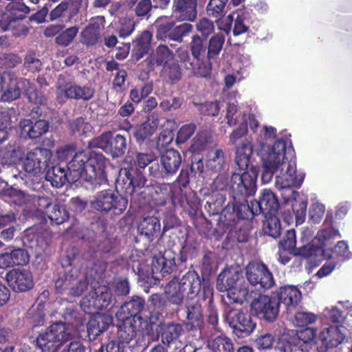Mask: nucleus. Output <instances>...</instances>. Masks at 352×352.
Returning <instances> with one entry per match:
<instances>
[{
	"instance_id": "nucleus-52",
	"label": "nucleus",
	"mask_w": 352,
	"mask_h": 352,
	"mask_svg": "<svg viewBox=\"0 0 352 352\" xmlns=\"http://www.w3.org/2000/svg\"><path fill=\"white\" fill-rule=\"evenodd\" d=\"M78 32L79 28L76 25L66 28L65 30H63L55 37L54 42L58 46L66 47L72 43Z\"/></svg>"
},
{
	"instance_id": "nucleus-58",
	"label": "nucleus",
	"mask_w": 352,
	"mask_h": 352,
	"mask_svg": "<svg viewBox=\"0 0 352 352\" xmlns=\"http://www.w3.org/2000/svg\"><path fill=\"white\" fill-rule=\"evenodd\" d=\"M109 144V153L124 154L126 149V140L123 135L120 134L113 135L111 132Z\"/></svg>"
},
{
	"instance_id": "nucleus-21",
	"label": "nucleus",
	"mask_w": 352,
	"mask_h": 352,
	"mask_svg": "<svg viewBox=\"0 0 352 352\" xmlns=\"http://www.w3.org/2000/svg\"><path fill=\"white\" fill-rule=\"evenodd\" d=\"M82 0H63L49 13L48 21H70L80 12Z\"/></svg>"
},
{
	"instance_id": "nucleus-27",
	"label": "nucleus",
	"mask_w": 352,
	"mask_h": 352,
	"mask_svg": "<svg viewBox=\"0 0 352 352\" xmlns=\"http://www.w3.org/2000/svg\"><path fill=\"white\" fill-rule=\"evenodd\" d=\"M279 301V305L283 303L285 305L286 309L290 311L295 308L300 301L302 296L300 291L293 285L280 287L279 289L272 294Z\"/></svg>"
},
{
	"instance_id": "nucleus-5",
	"label": "nucleus",
	"mask_w": 352,
	"mask_h": 352,
	"mask_svg": "<svg viewBox=\"0 0 352 352\" xmlns=\"http://www.w3.org/2000/svg\"><path fill=\"white\" fill-rule=\"evenodd\" d=\"M152 255L151 271L156 279H160L167 275L180 274L186 269L180 268V260H176L177 254L170 248H166L161 240H157L151 249Z\"/></svg>"
},
{
	"instance_id": "nucleus-64",
	"label": "nucleus",
	"mask_w": 352,
	"mask_h": 352,
	"mask_svg": "<svg viewBox=\"0 0 352 352\" xmlns=\"http://www.w3.org/2000/svg\"><path fill=\"white\" fill-rule=\"evenodd\" d=\"M79 315L80 314L75 305H68L61 313L62 318L64 320L63 322H61L65 324V327L66 324L72 326L78 324L80 321Z\"/></svg>"
},
{
	"instance_id": "nucleus-45",
	"label": "nucleus",
	"mask_w": 352,
	"mask_h": 352,
	"mask_svg": "<svg viewBox=\"0 0 352 352\" xmlns=\"http://www.w3.org/2000/svg\"><path fill=\"white\" fill-rule=\"evenodd\" d=\"M173 139L174 133L172 129H164L160 133L156 142V149L159 154H167L170 151L173 154H179L178 151L170 147Z\"/></svg>"
},
{
	"instance_id": "nucleus-8",
	"label": "nucleus",
	"mask_w": 352,
	"mask_h": 352,
	"mask_svg": "<svg viewBox=\"0 0 352 352\" xmlns=\"http://www.w3.org/2000/svg\"><path fill=\"white\" fill-rule=\"evenodd\" d=\"M74 335L61 321L52 324L40 333L35 340L36 345L43 352H57L65 343L73 340Z\"/></svg>"
},
{
	"instance_id": "nucleus-43",
	"label": "nucleus",
	"mask_w": 352,
	"mask_h": 352,
	"mask_svg": "<svg viewBox=\"0 0 352 352\" xmlns=\"http://www.w3.org/2000/svg\"><path fill=\"white\" fill-rule=\"evenodd\" d=\"M224 43L225 36L222 33L213 34L208 41L207 40V60L209 63L219 57Z\"/></svg>"
},
{
	"instance_id": "nucleus-36",
	"label": "nucleus",
	"mask_w": 352,
	"mask_h": 352,
	"mask_svg": "<svg viewBox=\"0 0 352 352\" xmlns=\"http://www.w3.org/2000/svg\"><path fill=\"white\" fill-rule=\"evenodd\" d=\"M215 145L212 138L207 132L198 133L192 139L191 145L188 151L192 154H199L200 153L212 148Z\"/></svg>"
},
{
	"instance_id": "nucleus-10",
	"label": "nucleus",
	"mask_w": 352,
	"mask_h": 352,
	"mask_svg": "<svg viewBox=\"0 0 352 352\" xmlns=\"http://www.w3.org/2000/svg\"><path fill=\"white\" fill-rule=\"evenodd\" d=\"M250 310L260 320L273 323L277 320L280 311L278 299L273 295L260 294L252 301Z\"/></svg>"
},
{
	"instance_id": "nucleus-28",
	"label": "nucleus",
	"mask_w": 352,
	"mask_h": 352,
	"mask_svg": "<svg viewBox=\"0 0 352 352\" xmlns=\"http://www.w3.org/2000/svg\"><path fill=\"white\" fill-rule=\"evenodd\" d=\"M144 299L142 297L134 296L120 307L116 316L118 319H135V317L144 309Z\"/></svg>"
},
{
	"instance_id": "nucleus-18",
	"label": "nucleus",
	"mask_w": 352,
	"mask_h": 352,
	"mask_svg": "<svg viewBox=\"0 0 352 352\" xmlns=\"http://www.w3.org/2000/svg\"><path fill=\"white\" fill-rule=\"evenodd\" d=\"M109 164V161L104 155H87V166L91 184L95 187L100 186L107 183L106 168Z\"/></svg>"
},
{
	"instance_id": "nucleus-6",
	"label": "nucleus",
	"mask_w": 352,
	"mask_h": 352,
	"mask_svg": "<svg viewBox=\"0 0 352 352\" xmlns=\"http://www.w3.org/2000/svg\"><path fill=\"white\" fill-rule=\"evenodd\" d=\"M5 77V80L1 83L0 93L1 100L4 102H11L18 99L21 96V86L25 87V91L30 102L34 104H45L46 98L36 89L30 87V81L24 78H16L10 73L0 74Z\"/></svg>"
},
{
	"instance_id": "nucleus-39",
	"label": "nucleus",
	"mask_w": 352,
	"mask_h": 352,
	"mask_svg": "<svg viewBox=\"0 0 352 352\" xmlns=\"http://www.w3.org/2000/svg\"><path fill=\"white\" fill-rule=\"evenodd\" d=\"M45 179L50 182L53 187L56 188H60L67 182H69L67 170L59 165H55L47 168L45 172Z\"/></svg>"
},
{
	"instance_id": "nucleus-11",
	"label": "nucleus",
	"mask_w": 352,
	"mask_h": 352,
	"mask_svg": "<svg viewBox=\"0 0 352 352\" xmlns=\"http://www.w3.org/2000/svg\"><path fill=\"white\" fill-rule=\"evenodd\" d=\"M146 178L137 169L133 168H122L116 179L115 186L117 193L122 194L124 197L132 196L136 188L145 185Z\"/></svg>"
},
{
	"instance_id": "nucleus-1",
	"label": "nucleus",
	"mask_w": 352,
	"mask_h": 352,
	"mask_svg": "<svg viewBox=\"0 0 352 352\" xmlns=\"http://www.w3.org/2000/svg\"><path fill=\"white\" fill-rule=\"evenodd\" d=\"M257 174L249 172L233 173L231 177L232 199L222 210L223 218L230 224L239 219H246L250 212L247 198L254 195L256 191Z\"/></svg>"
},
{
	"instance_id": "nucleus-13",
	"label": "nucleus",
	"mask_w": 352,
	"mask_h": 352,
	"mask_svg": "<svg viewBox=\"0 0 352 352\" xmlns=\"http://www.w3.org/2000/svg\"><path fill=\"white\" fill-rule=\"evenodd\" d=\"M43 104H36L31 110L32 119H23L19 122L21 134L25 138L36 139L47 133L49 122L40 118L43 115Z\"/></svg>"
},
{
	"instance_id": "nucleus-55",
	"label": "nucleus",
	"mask_w": 352,
	"mask_h": 352,
	"mask_svg": "<svg viewBox=\"0 0 352 352\" xmlns=\"http://www.w3.org/2000/svg\"><path fill=\"white\" fill-rule=\"evenodd\" d=\"M162 170L166 175H173L178 170L181 163V155H161Z\"/></svg>"
},
{
	"instance_id": "nucleus-49",
	"label": "nucleus",
	"mask_w": 352,
	"mask_h": 352,
	"mask_svg": "<svg viewBox=\"0 0 352 352\" xmlns=\"http://www.w3.org/2000/svg\"><path fill=\"white\" fill-rule=\"evenodd\" d=\"M182 331V327L178 323L166 324L162 333V342L169 346L171 342L179 338Z\"/></svg>"
},
{
	"instance_id": "nucleus-32",
	"label": "nucleus",
	"mask_w": 352,
	"mask_h": 352,
	"mask_svg": "<svg viewBox=\"0 0 352 352\" xmlns=\"http://www.w3.org/2000/svg\"><path fill=\"white\" fill-rule=\"evenodd\" d=\"M152 37L150 31L144 30L135 38L131 51V58L133 60L138 61L148 53Z\"/></svg>"
},
{
	"instance_id": "nucleus-59",
	"label": "nucleus",
	"mask_w": 352,
	"mask_h": 352,
	"mask_svg": "<svg viewBox=\"0 0 352 352\" xmlns=\"http://www.w3.org/2000/svg\"><path fill=\"white\" fill-rule=\"evenodd\" d=\"M296 245V231L294 229L288 230L283 239L279 241L278 246L283 251H287L289 254L293 255L297 249Z\"/></svg>"
},
{
	"instance_id": "nucleus-17",
	"label": "nucleus",
	"mask_w": 352,
	"mask_h": 352,
	"mask_svg": "<svg viewBox=\"0 0 352 352\" xmlns=\"http://www.w3.org/2000/svg\"><path fill=\"white\" fill-rule=\"evenodd\" d=\"M120 323L118 324L117 344H120L125 351L131 350V352L139 351L141 346L138 344L135 340L137 332V321L134 318L118 319Z\"/></svg>"
},
{
	"instance_id": "nucleus-2",
	"label": "nucleus",
	"mask_w": 352,
	"mask_h": 352,
	"mask_svg": "<svg viewBox=\"0 0 352 352\" xmlns=\"http://www.w3.org/2000/svg\"><path fill=\"white\" fill-rule=\"evenodd\" d=\"M296 155L289 159L287 155H262L263 170L261 180L263 183L270 182L274 174H276V184L281 188H299L303 181L296 175Z\"/></svg>"
},
{
	"instance_id": "nucleus-25",
	"label": "nucleus",
	"mask_w": 352,
	"mask_h": 352,
	"mask_svg": "<svg viewBox=\"0 0 352 352\" xmlns=\"http://www.w3.org/2000/svg\"><path fill=\"white\" fill-rule=\"evenodd\" d=\"M243 278V272L236 268L223 270L217 276V289L224 292L227 290H236L237 286Z\"/></svg>"
},
{
	"instance_id": "nucleus-33",
	"label": "nucleus",
	"mask_w": 352,
	"mask_h": 352,
	"mask_svg": "<svg viewBox=\"0 0 352 352\" xmlns=\"http://www.w3.org/2000/svg\"><path fill=\"white\" fill-rule=\"evenodd\" d=\"M87 155H73L72 159L67 163V170L72 177V182H75L80 178L87 176Z\"/></svg>"
},
{
	"instance_id": "nucleus-26",
	"label": "nucleus",
	"mask_w": 352,
	"mask_h": 352,
	"mask_svg": "<svg viewBox=\"0 0 352 352\" xmlns=\"http://www.w3.org/2000/svg\"><path fill=\"white\" fill-rule=\"evenodd\" d=\"M197 0H173V14L180 21H194L197 16Z\"/></svg>"
},
{
	"instance_id": "nucleus-16",
	"label": "nucleus",
	"mask_w": 352,
	"mask_h": 352,
	"mask_svg": "<svg viewBox=\"0 0 352 352\" xmlns=\"http://www.w3.org/2000/svg\"><path fill=\"white\" fill-rule=\"evenodd\" d=\"M245 276L252 285H259L265 290L272 288L275 284L272 273L263 263L254 261L249 262L245 267Z\"/></svg>"
},
{
	"instance_id": "nucleus-29",
	"label": "nucleus",
	"mask_w": 352,
	"mask_h": 352,
	"mask_svg": "<svg viewBox=\"0 0 352 352\" xmlns=\"http://www.w3.org/2000/svg\"><path fill=\"white\" fill-rule=\"evenodd\" d=\"M41 157H37V155H20L19 159L23 160L24 170L33 175H39L47 171L50 167V157L48 155H41Z\"/></svg>"
},
{
	"instance_id": "nucleus-62",
	"label": "nucleus",
	"mask_w": 352,
	"mask_h": 352,
	"mask_svg": "<svg viewBox=\"0 0 352 352\" xmlns=\"http://www.w3.org/2000/svg\"><path fill=\"white\" fill-rule=\"evenodd\" d=\"M212 349L213 352H234L231 339L223 336H218L212 340Z\"/></svg>"
},
{
	"instance_id": "nucleus-40",
	"label": "nucleus",
	"mask_w": 352,
	"mask_h": 352,
	"mask_svg": "<svg viewBox=\"0 0 352 352\" xmlns=\"http://www.w3.org/2000/svg\"><path fill=\"white\" fill-rule=\"evenodd\" d=\"M23 19L9 18L7 15H0V30L12 31L14 36L25 35L28 30L22 23Z\"/></svg>"
},
{
	"instance_id": "nucleus-19",
	"label": "nucleus",
	"mask_w": 352,
	"mask_h": 352,
	"mask_svg": "<svg viewBox=\"0 0 352 352\" xmlns=\"http://www.w3.org/2000/svg\"><path fill=\"white\" fill-rule=\"evenodd\" d=\"M105 18L97 16L91 18L89 23L80 34V41L87 47L95 46L101 38V32L104 28Z\"/></svg>"
},
{
	"instance_id": "nucleus-50",
	"label": "nucleus",
	"mask_w": 352,
	"mask_h": 352,
	"mask_svg": "<svg viewBox=\"0 0 352 352\" xmlns=\"http://www.w3.org/2000/svg\"><path fill=\"white\" fill-rule=\"evenodd\" d=\"M137 0H131L129 3V6H135L133 12L135 16L139 19H148L151 16L152 8L154 7L152 5L151 0H140L136 4Z\"/></svg>"
},
{
	"instance_id": "nucleus-57",
	"label": "nucleus",
	"mask_w": 352,
	"mask_h": 352,
	"mask_svg": "<svg viewBox=\"0 0 352 352\" xmlns=\"http://www.w3.org/2000/svg\"><path fill=\"white\" fill-rule=\"evenodd\" d=\"M291 135L289 137L278 138L274 143L272 147V153L268 154H291L294 152L292 140L290 139Z\"/></svg>"
},
{
	"instance_id": "nucleus-24",
	"label": "nucleus",
	"mask_w": 352,
	"mask_h": 352,
	"mask_svg": "<svg viewBox=\"0 0 352 352\" xmlns=\"http://www.w3.org/2000/svg\"><path fill=\"white\" fill-rule=\"evenodd\" d=\"M344 334L338 326H330L319 334L318 352H327L329 349L337 347L344 339Z\"/></svg>"
},
{
	"instance_id": "nucleus-51",
	"label": "nucleus",
	"mask_w": 352,
	"mask_h": 352,
	"mask_svg": "<svg viewBox=\"0 0 352 352\" xmlns=\"http://www.w3.org/2000/svg\"><path fill=\"white\" fill-rule=\"evenodd\" d=\"M182 69L177 61L170 60L164 65L162 76L168 79L171 84L177 82L182 78Z\"/></svg>"
},
{
	"instance_id": "nucleus-46",
	"label": "nucleus",
	"mask_w": 352,
	"mask_h": 352,
	"mask_svg": "<svg viewBox=\"0 0 352 352\" xmlns=\"http://www.w3.org/2000/svg\"><path fill=\"white\" fill-rule=\"evenodd\" d=\"M6 12L1 15H7L9 18L24 19L30 12V9L25 3L19 1L10 2L6 8Z\"/></svg>"
},
{
	"instance_id": "nucleus-54",
	"label": "nucleus",
	"mask_w": 352,
	"mask_h": 352,
	"mask_svg": "<svg viewBox=\"0 0 352 352\" xmlns=\"http://www.w3.org/2000/svg\"><path fill=\"white\" fill-rule=\"evenodd\" d=\"M90 127V124L85 122V118L82 117L69 120L67 122V129L72 135H86Z\"/></svg>"
},
{
	"instance_id": "nucleus-14",
	"label": "nucleus",
	"mask_w": 352,
	"mask_h": 352,
	"mask_svg": "<svg viewBox=\"0 0 352 352\" xmlns=\"http://www.w3.org/2000/svg\"><path fill=\"white\" fill-rule=\"evenodd\" d=\"M54 287L58 294L80 296L87 289V283L74 276L72 270H65L63 273H59L54 282Z\"/></svg>"
},
{
	"instance_id": "nucleus-47",
	"label": "nucleus",
	"mask_w": 352,
	"mask_h": 352,
	"mask_svg": "<svg viewBox=\"0 0 352 352\" xmlns=\"http://www.w3.org/2000/svg\"><path fill=\"white\" fill-rule=\"evenodd\" d=\"M158 120L156 119L150 122L148 120L138 126L134 131V137L138 142L141 143L149 138L156 131Z\"/></svg>"
},
{
	"instance_id": "nucleus-48",
	"label": "nucleus",
	"mask_w": 352,
	"mask_h": 352,
	"mask_svg": "<svg viewBox=\"0 0 352 352\" xmlns=\"http://www.w3.org/2000/svg\"><path fill=\"white\" fill-rule=\"evenodd\" d=\"M184 312L188 324H197L203 320V308L199 300L186 305Z\"/></svg>"
},
{
	"instance_id": "nucleus-23",
	"label": "nucleus",
	"mask_w": 352,
	"mask_h": 352,
	"mask_svg": "<svg viewBox=\"0 0 352 352\" xmlns=\"http://www.w3.org/2000/svg\"><path fill=\"white\" fill-rule=\"evenodd\" d=\"M112 301V294L110 288L107 286H100L95 289L92 296L84 298L82 305L88 303L89 313H97L110 305Z\"/></svg>"
},
{
	"instance_id": "nucleus-53",
	"label": "nucleus",
	"mask_w": 352,
	"mask_h": 352,
	"mask_svg": "<svg viewBox=\"0 0 352 352\" xmlns=\"http://www.w3.org/2000/svg\"><path fill=\"white\" fill-rule=\"evenodd\" d=\"M47 217L52 224L60 225L69 219V214L61 205L54 203L53 208L48 211Z\"/></svg>"
},
{
	"instance_id": "nucleus-20",
	"label": "nucleus",
	"mask_w": 352,
	"mask_h": 352,
	"mask_svg": "<svg viewBox=\"0 0 352 352\" xmlns=\"http://www.w3.org/2000/svg\"><path fill=\"white\" fill-rule=\"evenodd\" d=\"M6 280L16 292H25L34 287L32 274L27 270L13 269L7 272Z\"/></svg>"
},
{
	"instance_id": "nucleus-22",
	"label": "nucleus",
	"mask_w": 352,
	"mask_h": 352,
	"mask_svg": "<svg viewBox=\"0 0 352 352\" xmlns=\"http://www.w3.org/2000/svg\"><path fill=\"white\" fill-rule=\"evenodd\" d=\"M336 235H339V232L333 228L321 230L319 236H322L324 241H323L324 258H333L338 261L339 258L348 257L349 247L344 241H338L333 248H326L325 242Z\"/></svg>"
},
{
	"instance_id": "nucleus-63",
	"label": "nucleus",
	"mask_w": 352,
	"mask_h": 352,
	"mask_svg": "<svg viewBox=\"0 0 352 352\" xmlns=\"http://www.w3.org/2000/svg\"><path fill=\"white\" fill-rule=\"evenodd\" d=\"M192 28V25L188 23H184L179 25H175V23H173L170 41L182 43L184 37L191 32Z\"/></svg>"
},
{
	"instance_id": "nucleus-34",
	"label": "nucleus",
	"mask_w": 352,
	"mask_h": 352,
	"mask_svg": "<svg viewBox=\"0 0 352 352\" xmlns=\"http://www.w3.org/2000/svg\"><path fill=\"white\" fill-rule=\"evenodd\" d=\"M161 224L160 219L155 217H146L140 222L138 229L141 235H144L150 241L160 231Z\"/></svg>"
},
{
	"instance_id": "nucleus-35",
	"label": "nucleus",
	"mask_w": 352,
	"mask_h": 352,
	"mask_svg": "<svg viewBox=\"0 0 352 352\" xmlns=\"http://www.w3.org/2000/svg\"><path fill=\"white\" fill-rule=\"evenodd\" d=\"M245 219H239L236 221L231 222V223L228 224L223 218L222 212L221 213L220 220L223 223V226L226 227L228 230V236L235 239L239 243H245L247 242L249 238V232L248 229L245 227H243L239 224V220H244Z\"/></svg>"
},
{
	"instance_id": "nucleus-7",
	"label": "nucleus",
	"mask_w": 352,
	"mask_h": 352,
	"mask_svg": "<svg viewBox=\"0 0 352 352\" xmlns=\"http://www.w3.org/2000/svg\"><path fill=\"white\" fill-rule=\"evenodd\" d=\"M95 89L91 86L80 85L65 74H59L56 82V101L63 105L67 100L87 102L94 98Z\"/></svg>"
},
{
	"instance_id": "nucleus-12",
	"label": "nucleus",
	"mask_w": 352,
	"mask_h": 352,
	"mask_svg": "<svg viewBox=\"0 0 352 352\" xmlns=\"http://www.w3.org/2000/svg\"><path fill=\"white\" fill-rule=\"evenodd\" d=\"M225 320L232 329L233 334L239 338L250 336L256 327V322L251 315L242 309H230Z\"/></svg>"
},
{
	"instance_id": "nucleus-61",
	"label": "nucleus",
	"mask_w": 352,
	"mask_h": 352,
	"mask_svg": "<svg viewBox=\"0 0 352 352\" xmlns=\"http://www.w3.org/2000/svg\"><path fill=\"white\" fill-rule=\"evenodd\" d=\"M213 286L210 282L209 279H206L204 277H202L201 280V288L200 289V292L197 295L199 300H201L204 302H206L208 306L213 305L214 302V295H213Z\"/></svg>"
},
{
	"instance_id": "nucleus-42",
	"label": "nucleus",
	"mask_w": 352,
	"mask_h": 352,
	"mask_svg": "<svg viewBox=\"0 0 352 352\" xmlns=\"http://www.w3.org/2000/svg\"><path fill=\"white\" fill-rule=\"evenodd\" d=\"M293 256H301L306 259L317 260L318 257L324 258L323 242L320 245H317L314 241L307 245L298 248Z\"/></svg>"
},
{
	"instance_id": "nucleus-31",
	"label": "nucleus",
	"mask_w": 352,
	"mask_h": 352,
	"mask_svg": "<svg viewBox=\"0 0 352 352\" xmlns=\"http://www.w3.org/2000/svg\"><path fill=\"white\" fill-rule=\"evenodd\" d=\"M113 318L107 314L92 317L87 322V336L90 340H95L98 336L107 331L112 323Z\"/></svg>"
},
{
	"instance_id": "nucleus-60",
	"label": "nucleus",
	"mask_w": 352,
	"mask_h": 352,
	"mask_svg": "<svg viewBox=\"0 0 352 352\" xmlns=\"http://www.w3.org/2000/svg\"><path fill=\"white\" fill-rule=\"evenodd\" d=\"M149 302L153 307V309L157 311V314L162 315L164 313L168 314V307L173 304L168 299L166 298L162 294H153L149 298Z\"/></svg>"
},
{
	"instance_id": "nucleus-9",
	"label": "nucleus",
	"mask_w": 352,
	"mask_h": 352,
	"mask_svg": "<svg viewBox=\"0 0 352 352\" xmlns=\"http://www.w3.org/2000/svg\"><path fill=\"white\" fill-rule=\"evenodd\" d=\"M128 199L111 190H103L96 195L91 201L92 209L100 213H107L112 210L114 214L120 215L126 209Z\"/></svg>"
},
{
	"instance_id": "nucleus-38",
	"label": "nucleus",
	"mask_w": 352,
	"mask_h": 352,
	"mask_svg": "<svg viewBox=\"0 0 352 352\" xmlns=\"http://www.w3.org/2000/svg\"><path fill=\"white\" fill-rule=\"evenodd\" d=\"M200 244L196 239H187L182 245L179 250L180 268L185 267L186 269V261L188 259L195 258L199 253Z\"/></svg>"
},
{
	"instance_id": "nucleus-3",
	"label": "nucleus",
	"mask_w": 352,
	"mask_h": 352,
	"mask_svg": "<svg viewBox=\"0 0 352 352\" xmlns=\"http://www.w3.org/2000/svg\"><path fill=\"white\" fill-rule=\"evenodd\" d=\"M207 39L198 34H193L188 43V51L183 50L178 53L179 60L187 70L195 76L201 78H210L212 63L207 60Z\"/></svg>"
},
{
	"instance_id": "nucleus-41",
	"label": "nucleus",
	"mask_w": 352,
	"mask_h": 352,
	"mask_svg": "<svg viewBox=\"0 0 352 352\" xmlns=\"http://www.w3.org/2000/svg\"><path fill=\"white\" fill-rule=\"evenodd\" d=\"M173 52L164 45H160L148 58V64L151 67L163 66L170 63L173 57Z\"/></svg>"
},
{
	"instance_id": "nucleus-44",
	"label": "nucleus",
	"mask_w": 352,
	"mask_h": 352,
	"mask_svg": "<svg viewBox=\"0 0 352 352\" xmlns=\"http://www.w3.org/2000/svg\"><path fill=\"white\" fill-rule=\"evenodd\" d=\"M262 230L265 235L276 239L280 236L282 227L279 218L276 214L265 215Z\"/></svg>"
},
{
	"instance_id": "nucleus-37",
	"label": "nucleus",
	"mask_w": 352,
	"mask_h": 352,
	"mask_svg": "<svg viewBox=\"0 0 352 352\" xmlns=\"http://www.w3.org/2000/svg\"><path fill=\"white\" fill-rule=\"evenodd\" d=\"M229 5L230 0H208L206 8V15L217 22L226 14Z\"/></svg>"
},
{
	"instance_id": "nucleus-56",
	"label": "nucleus",
	"mask_w": 352,
	"mask_h": 352,
	"mask_svg": "<svg viewBox=\"0 0 352 352\" xmlns=\"http://www.w3.org/2000/svg\"><path fill=\"white\" fill-rule=\"evenodd\" d=\"M281 352H294L301 347L296 336L285 335L280 337L277 344Z\"/></svg>"
},
{
	"instance_id": "nucleus-30",
	"label": "nucleus",
	"mask_w": 352,
	"mask_h": 352,
	"mask_svg": "<svg viewBox=\"0 0 352 352\" xmlns=\"http://www.w3.org/2000/svg\"><path fill=\"white\" fill-rule=\"evenodd\" d=\"M149 202L156 206H164L171 197L172 188L167 184L152 185L147 187Z\"/></svg>"
},
{
	"instance_id": "nucleus-4",
	"label": "nucleus",
	"mask_w": 352,
	"mask_h": 352,
	"mask_svg": "<svg viewBox=\"0 0 352 352\" xmlns=\"http://www.w3.org/2000/svg\"><path fill=\"white\" fill-rule=\"evenodd\" d=\"M177 275L169 281L165 288V293L173 305H180L184 298L193 299L197 296L201 288L199 275L195 270H188L179 281H175Z\"/></svg>"
},
{
	"instance_id": "nucleus-15",
	"label": "nucleus",
	"mask_w": 352,
	"mask_h": 352,
	"mask_svg": "<svg viewBox=\"0 0 352 352\" xmlns=\"http://www.w3.org/2000/svg\"><path fill=\"white\" fill-rule=\"evenodd\" d=\"M250 212L247 214V218L253 217L260 214L265 215L276 214L280 208V204L277 196L270 189L262 190L258 199L250 202Z\"/></svg>"
}]
</instances>
